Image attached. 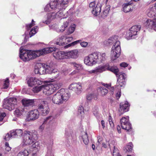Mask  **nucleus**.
<instances>
[{
  "instance_id": "f257e3e1",
  "label": "nucleus",
  "mask_w": 156,
  "mask_h": 156,
  "mask_svg": "<svg viewBox=\"0 0 156 156\" xmlns=\"http://www.w3.org/2000/svg\"><path fill=\"white\" fill-rule=\"evenodd\" d=\"M10 134L14 138L20 137L23 135L21 145L23 147L32 144L37 137V132L34 130H25L23 133L21 129L13 130L10 131Z\"/></svg>"
},
{
  "instance_id": "f03ea898",
  "label": "nucleus",
  "mask_w": 156,
  "mask_h": 156,
  "mask_svg": "<svg viewBox=\"0 0 156 156\" xmlns=\"http://www.w3.org/2000/svg\"><path fill=\"white\" fill-rule=\"evenodd\" d=\"M55 50V48L51 47L33 51L24 49L21 47L20 50V57L23 61L26 62L41 55L51 52Z\"/></svg>"
},
{
  "instance_id": "7ed1b4c3",
  "label": "nucleus",
  "mask_w": 156,
  "mask_h": 156,
  "mask_svg": "<svg viewBox=\"0 0 156 156\" xmlns=\"http://www.w3.org/2000/svg\"><path fill=\"white\" fill-rule=\"evenodd\" d=\"M70 96V94L67 90L61 89L53 95L52 101L55 104L60 105L62 104L64 101H67Z\"/></svg>"
},
{
  "instance_id": "20e7f679",
  "label": "nucleus",
  "mask_w": 156,
  "mask_h": 156,
  "mask_svg": "<svg viewBox=\"0 0 156 156\" xmlns=\"http://www.w3.org/2000/svg\"><path fill=\"white\" fill-rule=\"evenodd\" d=\"M62 85V83L58 81H55L48 84L44 85L43 92L45 94L50 95L55 90L59 89Z\"/></svg>"
},
{
  "instance_id": "39448f33",
  "label": "nucleus",
  "mask_w": 156,
  "mask_h": 156,
  "mask_svg": "<svg viewBox=\"0 0 156 156\" xmlns=\"http://www.w3.org/2000/svg\"><path fill=\"white\" fill-rule=\"evenodd\" d=\"M17 100L15 98H6L4 100L3 107L9 111L13 110L16 105Z\"/></svg>"
},
{
  "instance_id": "423d86ee",
  "label": "nucleus",
  "mask_w": 156,
  "mask_h": 156,
  "mask_svg": "<svg viewBox=\"0 0 156 156\" xmlns=\"http://www.w3.org/2000/svg\"><path fill=\"white\" fill-rule=\"evenodd\" d=\"M119 41H117L112 48L111 60L114 61L118 58L120 56L121 52V47Z\"/></svg>"
},
{
  "instance_id": "0eeeda50",
  "label": "nucleus",
  "mask_w": 156,
  "mask_h": 156,
  "mask_svg": "<svg viewBox=\"0 0 156 156\" xmlns=\"http://www.w3.org/2000/svg\"><path fill=\"white\" fill-rule=\"evenodd\" d=\"M51 100L49 98H48L46 100H43L41 101L38 105V110L43 115H46L49 112L50 109L48 105L49 99Z\"/></svg>"
},
{
  "instance_id": "6e6552de",
  "label": "nucleus",
  "mask_w": 156,
  "mask_h": 156,
  "mask_svg": "<svg viewBox=\"0 0 156 156\" xmlns=\"http://www.w3.org/2000/svg\"><path fill=\"white\" fill-rule=\"evenodd\" d=\"M98 52H94L85 57L84 62L89 66H92L98 63Z\"/></svg>"
},
{
  "instance_id": "1a4fd4ad",
  "label": "nucleus",
  "mask_w": 156,
  "mask_h": 156,
  "mask_svg": "<svg viewBox=\"0 0 156 156\" xmlns=\"http://www.w3.org/2000/svg\"><path fill=\"white\" fill-rule=\"evenodd\" d=\"M108 63L105 64L100 65L96 67L94 70L90 71L84 70V72L83 74L85 75L86 74H90L92 73L97 74L100 73L107 70V68H108Z\"/></svg>"
},
{
  "instance_id": "9d476101",
  "label": "nucleus",
  "mask_w": 156,
  "mask_h": 156,
  "mask_svg": "<svg viewBox=\"0 0 156 156\" xmlns=\"http://www.w3.org/2000/svg\"><path fill=\"white\" fill-rule=\"evenodd\" d=\"M89 6L91 10L92 14L95 16L99 15L101 11V4L98 2L96 5L94 1L90 2Z\"/></svg>"
},
{
  "instance_id": "9b49d317",
  "label": "nucleus",
  "mask_w": 156,
  "mask_h": 156,
  "mask_svg": "<svg viewBox=\"0 0 156 156\" xmlns=\"http://www.w3.org/2000/svg\"><path fill=\"white\" fill-rule=\"evenodd\" d=\"M129 117H123L120 120V123L122 128L129 131L132 128L131 125L129 121Z\"/></svg>"
},
{
  "instance_id": "f8f14e48",
  "label": "nucleus",
  "mask_w": 156,
  "mask_h": 156,
  "mask_svg": "<svg viewBox=\"0 0 156 156\" xmlns=\"http://www.w3.org/2000/svg\"><path fill=\"white\" fill-rule=\"evenodd\" d=\"M45 67L46 73L52 74L55 79L58 78L60 74L57 69H54L53 66L51 65H45Z\"/></svg>"
},
{
  "instance_id": "ddd939ff",
  "label": "nucleus",
  "mask_w": 156,
  "mask_h": 156,
  "mask_svg": "<svg viewBox=\"0 0 156 156\" xmlns=\"http://www.w3.org/2000/svg\"><path fill=\"white\" fill-rule=\"evenodd\" d=\"M141 28L140 25H135L132 27L129 30V35L126 36V38L127 39L129 40L133 36L136 35Z\"/></svg>"
},
{
  "instance_id": "4468645a",
  "label": "nucleus",
  "mask_w": 156,
  "mask_h": 156,
  "mask_svg": "<svg viewBox=\"0 0 156 156\" xmlns=\"http://www.w3.org/2000/svg\"><path fill=\"white\" fill-rule=\"evenodd\" d=\"M27 80L28 86L30 87H32L36 85H41L44 83L43 81L38 78L33 77L28 78Z\"/></svg>"
},
{
  "instance_id": "2eb2a0df",
  "label": "nucleus",
  "mask_w": 156,
  "mask_h": 156,
  "mask_svg": "<svg viewBox=\"0 0 156 156\" xmlns=\"http://www.w3.org/2000/svg\"><path fill=\"white\" fill-rule=\"evenodd\" d=\"M38 110L37 109L31 110L27 114V119L29 121H34L37 119L39 116Z\"/></svg>"
},
{
  "instance_id": "dca6fc26",
  "label": "nucleus",
  "mask_w": 156,
  "mask_h": 156,
  "mask_svg": "<svg viewBox=\"0 0 156 156\" xmlns=\"http://www.w3.org/2000/svg\"><path fill=\"white\" fill-rule=\"evenodd\" d=\"M69 89L74 91L77 94H80L82 90V87L80 83H73L70 84L69 87Z\"/></svg>"
},
{
  "instance_id": "f3484780",
  "label": "nucleus",
  "mask_w": 156,
  "mask_h": 156,
  "mask_svg": "<svg viewBox=\"0 0 156 156\" xmlns=\"http://www.w3.org/2000/svg\"><path fill=\"white\" fill-rule=\"evenodd\" d=\"M144 25L147 28L153 29L156 31V18L152 20L147 19L144 23Z\"/></svg>"
},
{
  "instance_id": "a211bd4d",
  "label": "nucleus",
  "mask_w": 156,
  "mask_h": 156,
  "mask_svg": "<svg viewBox=\"0 0 156 156\" xmlns=\"http://www.w3.org/2000/svg\"><path fill=\"white\" fill-rule=\"evenodd\" d=\"M78 53V51L77 49L66 51V58L76 59L79 56Z\"/></svg>"
},
{
  "instance_id": "6ab92c4d",
  "label": "nucleus",
  "mask_w": 156,
  "mask_h": 156,
  "mask_svg": "<svg viewBox=\"0 0 156 156\" xmlns=\"http://www.w3.org/2000/svg\"><path fill=\"white\" fill-rule=\"evenodd\" d=\"M117 79V85L119 87H124L126 82L125 80L126 77V75L125 73H122L120 74Z\"/></svg>"
},
{
  "instance_id": "aec40b11",
  "label": "nucleus",
  "mask_w": 156,
  "mask_h": 156,
  "mask_svg": "<svg viewBox=\"0 0 156 156\" xmlns=\"http://www.w3.org/2000/svg\"><path fill=\"white\" fill-rule=\"evenodd\" d=\"M129 106V105L127 101L125 102L124 103L123 102L121 103L120 105L119 109V111L121 112V113L119 115H121L124 113L128 111Z\"/></svg>"
},
{
  "instance_id": "412c9836",
  "label": "nucleus",
  "mask_w": 156,
  "mask_h": 156,
  "mask_svg": "<svg viewBox=\"0 0 156 156\" xmlns=\"http://www.w3.org/2000/svg\"><path fill=\"white\" fill-rule=\"evenodd\" d=\"M118 37L117 36H114L110 37L109 39L105 40L104 41L103 43L105 45H109L112 44H115L117 41H119L117 40Z\"/></svg>"
},
{
  "instance_id": "4be33fe9",
  "label": "nucleus",
  "mask_w": 156,
  "mask_h": 156,
  "mask_svg": "<svg viewBox=\"0 0 156 156\" xmlns=\"http://www.w3.org/2000/svg\"><path fill=\"white\" fill-rule=\"evenodd\" d=\"M66 51H59L53 54V56L57 59L66 58Z\"/></svg>"
},
{
  "instance_id": "5701e85b",
  "label": "nucleus",
  "mask_w": 156,
  "mask_h": 156,
  "mask_svg": "<svg viewBox=\"0 0 156 156\" xmlns=\"http://www.w3.org/2000/svg\"><path fill=\"white\" fill-rule=\"evenodd\" d=\"M108 68H107V70L115 74L117 76H118L120 74H121L120 73H119V69L117 66H110L108 63Z\"/></svg>"
},
{
  "instance_id": "b1692460",
  "label": "nucleus",
  "mask_w": 156,
  "mask_h": 156,
  "mask_svg": "<svg viewBox=\"0 0 156 156\" xmlns=\"http://www.w3.org/2000/svg\"><path fill=\"white\" fill-rule=\"evenodd\" d=\"M106 60L105 53H99L98 52V63H103Z\"/></svg>"
},
{
  "instance_id": "393cba45",
  "label": "nucleus",
  "mask_w": 156,
  "mask_h": 156,
  "mask_svg": "<svg viewBox=\"0 0 156 156\" xmlns=\"http://www.w3.org/2000/svg\"><path fill=\"white\" fill-rule=\"evenodd\" d=\"M56 14L54 12L50 13L48 14L47 15V20L43 22L46 24H49L50 23L51 21L53 19L56 18Z\"/></svg>"
},
{
  "instance_id": "a878e982",
  "label": "nucleus",
  "mask_w": 156,
  "mask_h": 156,
  "mask_svg": "<svg viewBox=\"0 0 156 156\" xmlns=\"http://www.w3.org/2000/svg\"><path fill=\"white\" fill-rule=\"evenodd\" d=\"M132 10V6L130 2L124 4L122 5V10L125 12H128Z\"/></svg>"
},
{
  "instance_id": "bb28decb",
  "label": "nucleus",
  "mask_w": 156,
  "mask_h": 156,
  "mask_svg": "<svg viewBox=\"0 0 156 156\" xmlns=\"http://www.w3.org/2000/svg\"><path fill=\"white\" fill-rule=\"evenodd\" d=\"M59 0H54L53 1H51L50 3V4L52 9H60V4H58V1Z\"/></svg>"
},
{
  "instance_id": "cd10ccee",
  "label": "nucleus",
  "mask_w": 156,
  "mask_h": 156,
  "mask_svg": "<svg viewBox=\"0 0 156 156\" xmlns=\"http://www.w3.org/2000/svg\"><path fill=\"white\" fill-rule=\"evenodd\" d=\"M34 102V100L33 99H28L25 98L22 100V104L25 107H27L33 105Z\"/></svg>"
},
{
  "instance_id": "c85d7f7f",
  "label": "nucleus",
  "mask_w": 156,
  "mask_h": 156,
  "mask_svg": "<svg viewBox=\"0 0 156 156\" xmlns=\"http://www.w3.org/2000/svg\"><path fill=\"white\" fill-rule=\"evenodd\" d=\"M147 16L150 17L156 16V10L153 7L148 9L147 12Z\"/></svg>"
},
{
  "instance_id": "c756f323",
  "label": "nucleus",
  "mask_w": 156,
  "mask_h": 156,
  "mask_svg": "<svg viewBox=\"0 0 156 156\" xmlns=\"http://www.w3.org/2000/svg\"><path fill=\"white\" fill-rule=\"evenodd\" d=\"M66 35L62 36L59 37L57 40V41L55 43L57 45H66V41H65V38Z\"/></svg>"
},
{
  "instance_id": "7c9ffc66",
  "label": "nucleus",
  "mask_w": 156,
  "mask_h": 156,
  "mask_svg": "<svg viewBox=\"0 0 156 156\" xmlns=\"http://www.w3.org/2000/svg\"><path fill=\"white\" fill-rule=\"evenodd\" d=\"M82 137L84 143L86 145H87L89 143V139L88 135L86 132L82 133Z\"/></svg>"
},
{
  "instance_id": "2f4dec72",
  "label": "nucleus",
  "mask_w": 156,
  "mask_h": 156,
  "mask_svg": "<svg viewBox=\"0 0 156 156\" xmlns=\"http://www.w3.org/2000/svg\"><path fill=\"white\" fill-rule=\"evenodd\" d=\"M30 150H28L25 149L23 151H20L19 152L17 156H28L29 153H30Z\"/></svg>"
},
{
  "instance_id": "473e14b6",
  "label": "nucleus",
  "mask_w": 156,
  "mask_h": 156,
  "mask_svg": "<svg viewBox=\"0 0 156 156\" xmlns=\"http://www.w3.org/2000/svg\"><path fill=\"white\" fill-rule=\"evenodd\" d=\"M24 111L23 108H20L16 109L14 112V114L17 116L21 115L23 113Z\"/></svg>"
},
{
  "instance_id": "72a5a7b5",
  "label": "nucleus",
  "mask_w": 156,
  "mask_h": 156,
  "mask_svg": "<svg viewBox=\"0 0 156 156\" xmlns=\"http://www.w3.org/2000/svg\"><path fill=\"white\" fill-rule=\"evenodd\" d=\"M61 2L60 4V8L65 9V8L67 6L69 0H61Z\"/></svg>"
},
{
  "instance_id": "f704fd0d",
  "label": "nucleus",
  "mask_w": 156,
  "mask_h": 156,
  "mask_svg": "<svg viewBox=\"0 0 156 156\" xmlns=\"http://www.w3.org/2000/svg\"><path fill=\"white\" fill-rule=\"evenodd\" d=\"M98 91H100L101 95L102 96L105 95L108 92V90L103 87H101L98 89Z\"/></svg>"
},
{
  "instance_id": "c9c22d12",
  "label": "nucleus",
  "mask_w": 156,
  "mask_h": 156,
  "mask_svg": "<svg viewBox=\"0 0 156 156\" xmlns=\"http://www.w3.org/2000/svg\"><path fill=\"white\" fill-rule=\"evenodd\" d=\"M44 87V85L40 86H35L32 89V90L34 93H37L43 88Z\"/></svg>"
},
{
  "instance_id": "e433bc0d",
  "label": "nucleus",
  "mask_w": 156,
  "mask_h": 156,
  "mask_svg": "<svg viewBox=\"0 0 156 156\" xmlns=\"http://www.w3.org/2000/svg\"><path fill=\"white\" fill-rule=\"evenodd\" d=\"M71 64L75 69L78 70H80L83 69L82 66L80 64H77L74 62L71 63Z\"/></svg>"
},
{
  "instance_id": "4c0bfd02",
  "label": "nucleus",
  "mask_w": 156,
  "mask_h": 156,
  "mask_svg": "<svg viewBox=\"0 0 156 156\" xmlns=\"http://www.w3.org/2000/svg\"><path fill=\"white\" fill-rule=\"evenodd\" d=\"M37 30V27H34L30 31L29 33L30 37H31L32 36L35 34Z\"/></svg>"
},
{
  "instance_id": "58836bf2",
  "label": "nucleus",
  "mask_w": 156,
  "mask_h": 156,
  "mask_svg": "<svg viewBox=\"0 0 156 156\" xmlns=\"http://www.w3.org/2000/svg\"><path fill=\"white\" fill-rule=\"evenodd\" d=\"M31 147H32L34 149V150H36L39 149L40 148V144L38 142H36L33 144Z\"/></svg>"
},
{
  "instance_id": "ea45409f",
  "label": "nucleus",
  "mask_w": 156,
  "mask_h": 156,
  "mask_svg": "<svg viewBox=\"0 0 156 156\" xmlns=\"http://www.w3.org/2000/svg\"><path fill=\"white\" fill-rule=\"evenodd\" d=\"M39 69V75H42L45 73H46L45 67V65L42 66H40Z\"/></svg>"
},
{
  "instance_id": "a19ab883",
  "label": "nucleus",
  "mask_w": 156,
  "mask_h": 156,
  "mask_svg": "<svg viewBox=\"0 0 156 156\" xmlns=\"http://www.w3.org/2000/svg\"><path fill=\"white\" fill-rule=\"evenodd\" d=\"M78 114L82 117L84 114V109L82 106L79 107L78 110Z\"/></svg>"
},
{
  "instance_id": "79ce46f5",
  "label": "nucleus",
  "mask_w": 156,
  "mask_h": 156,
  "mask_svg": "<svg viewBox=\"0 0 156 156\" xmlns=\"http://www.w3.org/2000/svg\"><path fill=\"white\" fill-rule=\"evenodd\" d=\"M68 26V22L66 21L64 22L63 24L62 25L60 29V31L63 32L65 30L66 28Z\"/></svg>"
},
{
  "instance_id": "37998d69",
  "label": "nucleus",
  "mask_w": 156,
  "mask_h": 156,
  "mask_svg": "<svg viewBox=\"0 0 156 156\" xmlns=\"http://www.w3.org/2000/svg\"><path fill=\"white\" fill-rule=\"evenodd\" d=\"M76 26L74 24H73L71 26L68 30V31L69 34L72 33L75 30Z\"/></svg>"
},
{
  "instance_id": "c03bdc74",
  "label": "nucleus",
  "mask_w": 156,
  "mask_h": 156,
  "mask_svg": "<svg viewBox=\"0 0 156 156\" xmlns=\"http://www.w3.org/2000/svg\"><path fill=\"white\" fill-rule=\"evenodd\" d=\"M133 147V145L132 143L130 142L127 145L126 147V149L127 151H130L132 150Z\"/></svg>"
},
{
  "instance_id": "a18cd8bd",
  "label": "nucleus",
  "mask_w": 156,
  "mask_h": 156,
  "mask_svg": "<svg viewBox=\"0 0 156 156\" xmlns=\"http://www.w3.org/2000/svg\"><path fill=\"white\" fill-rule=\"evenodd\" d=\"M41 65L40 64H37L35 66L34 70V73L35 74H39V66Z\"/></svg>"
},
{
  "instance_id": "49530a36",
  "label": "nucleus",
  "mask_w": 156,
  "mask_h": 156,
  "mask_svg": "<svg viewBox=\"0 0 156 156\" xmlns=\"http://www.w3.org/2000/svg\"><path fill=\"white\" fill-rule=\"evenodd\" d=\"M9 79H7L4 81V84L2 88L7 89L9 87Z\"/></svg>"
},
{
  "instance_id": "de8ad7c7",
  "label": "nucleus",
  "mask_w": 156,
  "mask_h": 156,
  "mask_svg": "<svg viewBox=\"0 0 156 156\" xmlns=\"http://www.w3.org/2000/svg\"><path fill=\"white\" fill-rule=\"evenodd\" d=\"M98 108L97 106H94L92 108V112L93 113V114L95 116H98Z\"/></svg>"
},
{
  "instance_id": "09e8293b",
  "label": "nucleus",
  "mask_w": 156,
  "mask_h": 156,
  "mask_svg": "<svg viewBox=\"0 0 156 156\" xmlns=\"http://www.w3.org/2000/svg\"><path fill=\"white\" fill-rule=\"evenodd\" d=\"M81 40H78L75 41L70 44H68V45L66 46L65 47L66 48H68V47H69L71 46H74V45L77 44L78 43H80V42H81Z\"/></svg>"
},
{
  "instance_id": "8fccbe9b",
  "label": "nucleus",
  "mask_w": 156,
  "mask_h": 156,
  "mask_svg": "<svg viewBox=\"0 0 156 156\" xmlns=\"http://www.w3.org/2000/svg\"><path fill=\"white\" fill-rule=\"evenodd\" d=\"M35 22L33 20H32L31 23L30 24H27L26 26V28L27 30H28L30 29V28H31L32 27L34 26L35 25V23H34Z\"/></svg>"
},
{
  "instance_id": "3c124183",
  "label": "nucleus",
  "mask_w": 156,
  "mask_h": 156,
  "mask_svg": "<svg viewBox=\"0 0 156 156\" xmlns=\"http://www.w3.org/2000/svg\"><path fill=\"white\" fill-rule=\"evenodd\" d=\"M60 9L57 12L56 14V18L58 17V18L62 17L64 15H63V13L62 11Z\"/></svg>"
},
{
  "instance_id": "603ef678",
  "label": "nucleus",
  "mask_w": 156,
  "mask_h": 156,
  "mask_svg": "<svg viewBox=\"0 0 156 156\" xmlns=\"http://www.w3.org/2000/svg\"><path fill=\"white\" fill-rule=\"evenodd\" d=\"M72 132L69 130H66V131L65 135L67 138L69 139L71 136L72 133Z\"/></svg>"
},
{
  "instance_id": "864d4df0",
  "label": "nucleus",
  "mask_w": 156,
  "mask_h": 156,
  "mask_svg": "<svg viewBox=\"0 0 156 156\" xmlns=\"http://www.w3.org/2000/svg\"><path fill=\"white\" fill-rule=\"evenodd\" d=\"M53 9L51 8V6L50 4H47L44 8V10L46 12H49L51 11V9Z\"/></svg>"
},
{
  "instance_id": "5fc2aeb1",
  "label": "nucleus",
  "mask_w": 156,
  "mask_h": 156,
  "mask_svg": "<svg viewBox=\"0 0 156 156\" xmlns=\"http://www.w3.org/2000/svg\"><path fill=\"white\" fill-rule=\"evenodd\" d=\"M53 117L51 116L47 117L44 119V121L43 124L46 123L48 122H49L51 120L53 119Z\"/></svg>"
},
{
  "instance_id": "6e6d98bb",
  "label": "nucleus",
  "mask_w": 156,
  "mask_h": 156,
  "mask_svg": "<svg viewBox=\"0 0 156 156\" xmlns=\"http://www.w3.org/2000/svg\"><path fill=\"white\" fill-rule=\"evenodd\" d=\"M73 38L72 37H67L66 36V37L65 38V41H66V44H67L69 42H70L73 40Z\"/></svg>"
},
{
  "instance_id": "4d7b16f0",
  "label": "nucleus",
  "mask_w": 156,
  "mask_h": 156,
  "mask_svg": "<svg viewBox=\"0 0 156 156\" xmlns=\"http://www.w3.org/2000/svg\"><path fill=\"white\" fill-rule=\"evenodd\" d=\"M11 137H13V136H11L10 132L9 133H8L6 134L5 136L4 137V139L5 140H8L10 139V138Z\"/></svg>"
},
{
  "instance_id": "13d9d810",
  "label": "nucleus",
  "mask_w": 156,
  "mask_h": 156,
  "mask_svg": "<svg viewBox=\"0 0 156 156\" xmlns=\"http://www.w3.org/2000/svg\"><path fill=\"white\" fill-rule=\"evenodd\" d=\"M108 121L111 127L112 128L113 127H114V124L110 115L109 116Z\"/></svg>"
},
{
  "instance_id": "bf43d9fd",
  "label": "nucleus",
  "mask_w": 156,
  "mask_h": 156,
  "mask_svg": "<svg viewBox=\"0 0 156 156\" xmlns=\"http://www.w3.org/2000/svg\"><path fill=\"white\" fill-rule=\"evenodd\" d=\"M5 116L6 114L5 113L0 112V121H2Z\"/></svg>"
},
{
  "instance_id": "052dcab7",
  "label": "nucleus",
  "mask_w": 156,
  "mask_h": 156,
  "mask_svg": "<svg viewBox=\"0 0 156 156\" xmlns=\"http://www.w3.org/2000/svg\"><path fill=\"white\" fill-rule=\"evenodd\" d=\"M80 44L83 47H86L88 45V43L87 42H80Z\"/></svg>"
},
{
  "instance_id": "680f3d73",
  "label": "nucleus",
  "mask_w": 156,
  "mask_h": 156,
  "mask_svg": "<svg viewBox=\"0 0 156 156\" xmlns=\"http://www.w3.org/2000/svg\"><path fill=\"white\" fill-rule=\"evenodd\" d=\"M94 95L93 94H90L88 95L87 96V99L88 100H90L94 97Z\"/></svg>"
},
{
  "instance_id": "e2e57ef3",
  "label": "nucleus",
  "mask_w": 156,
  "mask_h": 156,
  "mask_svg": "<svg viewBox=\"0 0 156 156\" xmlns=\"http://www.w3.org/2000/svg\"><path fill=\"white\" fill-rule=\"evenodd\" d=\"M120 65L121 67L125 68L127 67L128 66V64L126 62H123L121 63Z\"/></svg>"
},
{
  "instance_id": "0e129e2a",
  "label": "nucleus",
  "mask_w": 156,
  "mask_h": 156,
  "mask_svg": "<svg viewBox=\"0 0 156 156\" xmlns=\"http://www.w3.org/2000/svg\"><path fill=\"white\" fill-rule=\"evenodd\" d=\"M121 92L119 91L116 94V96L117 99H119L120 97Z\"/></svg>"
},
{
  "instance_id": "69168bd1",
  "label": "nucleus",
  "mask_w": 156,
  "mask_h": 156,
  "mask_svg": "<svg viewBox=\"0 0 156 156\" xmlns=\"http://www.w3.org/2000/svg\"><path fill=\"white\" fill-rule=\"evenodd\" d=\"M98 144H99L102 140V138L100 136H99L98 137Z\"/></svg>"
},
{
  "instance_id": "338daca9",
  "label": "nucleus",
  "mask_w": 156,
  "mask_h": 156,
  "mask_svg": "<svg viewBox=\"0 0 156 156\" xmlns=\"http://www.w3.org/2000/svg\"><path fill=\"white\" fill-rule=\"evenodd\" d=\"M105 121L103 120H102L101 121V124L103 129H104L105 127Z\"/></svg>"
},
{
  "instance_id": "774afa93",
  "label": "nucleus",
  "mask_w": 156,
  "mask_h": 156,
  "mask_svg": "<svg viewBox=\"0 0 156 156\" xmlns=\"http://www.w3.org/2000/svg\"><path fill=\"white\" fill-rule=\"evenodd\" d=\"M117 129L118 132L119 133H121V128L119 125H118L117 126Z\"/></svg>"
}]
</instances>
